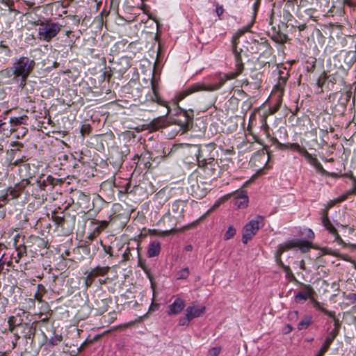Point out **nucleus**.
<instances>
[{
	"label": "nucleus",
	"instance_id": "nucleus-1",
	"mask_svg": "<svg viewBox=\"0 0 356 356\" xmlns=\"http://www.w3.org/2000/svg\"><path fill=\"white\" fill-rule=\"evenodd\" d=\"M35 67L34 60L26 56H21L15 58L10 67L3 70L1 74L3 77L8 79V84H16L23 89Z\"/></svg>",
	"mask_w": 356,
	"mask_h": 356
},
{
	"label": "nucleus",
	"instance_id": "nucleus-2",
	"mask_svg": "<svg viewBox=\"0 0 356 356\" xmlns=\"http://www.w3.org/2000/svg\"><path fill=\"white\" fill-rule=\"evenodd\" d=\"M213 80V83L207 84L203 82H197L180 91L176 96L177 103L194 92L200 91H216L220 89L227 81L232 80V79L229 76L228 73L218 72L215 74Z\"/></svg>",
	"mask_w": 356,
	"mask_h": 356
},
{
	"label": "nucleus",
	"instance_id": "nucleus-3",
	"mask_svg": "<svg viewBox=\"0 0 356 356\" xmlns=\"http://www.w3.org/2000/svg\"><path fill=\"white\" fill-rule=\"evenodd\" d=\"M38 39L41 41L50 42L61 31L63 26L52 20L42 21L38 24Z\"/></svg>",
	"mask_w": 356,
	"mask_h": 356
},
{
	"label": "nucleus",
	"instance_id": "nucleus-4",
	"mask_svg": "<svg viewBox=\"0 0 356 356\" xmlns=\"http://www.w3.org/2000/svg\"><path fill=\"white\" fill-rule=\"evenodd\" d=\"M264 225V218L257 216L247 223L243 229L242 241L247 243L257 233L258 230Z\"/></svg>",
	"mask_w": 356,
	"mask_h": 356
},
{
	"label": "nucleus",
	"instance_id": "nucleus-5",
	"mask_svg": "<svg viewBox=\"0 0 356 356\" xmlns=\"http://www.w3.org/2000/svg\"><path fill=\"white\" fill-rule=\"evenodd\" d=\"M321 222L325 229L328 232L330 235V241L337 243L339 245L343 247H348V244L344 243L343 239L341 238L334 225L330 221L329 216H327V211H321Z\"/></svg>",
	"mask_w": 356,
	"mask_h": 356
},
{
	"label": "nucleus",
	"instance_id": "nucleus-6",
	"mask_svg": "<svg viewBox=\"0 0 356 356\" xmlns=\"http://www.w3.org/2000/svg\"><path fill=\"white\" fill-rule=\"evenodd\" d=\"M109 269H110V268L108 266H106V267L97 266V267L92 268L89 272V273L88 274V275L86 276V277L85 279V284H86V287L88 288L89 286H90L92 284L95 279L97 277L104 276L106 274H107Z\"/></svg>",
	"mask_w": 356,
	"mask_h": 356
},
{
	"label": "nucleus",
	"instance_id": "nucleus-7",
	"mask_svg": "<svg viewBox=\"0 0 356 356\" xmlns=\"http://www.w3.org/2000/svg\"><path fill=\"white\" fill-rule=\"evenodd\" d=\"M303 287V289L295 296V301L298 303H302L307 300L312 298L315 293L314 289L309 284H305L304 283H298Z\"/></svg>",
	"mask_w": 356,
	"mask_h": 356
},
{
	"label": "nucleus",
	"instance_id": "nucleus-8",
	"mask_svg": "<svg viewBox=\"0 0 356 356\" xmlns=\"http://www.w3.org/2000/svg\"><path fill=\"white\" fill-rule=\"evenodd\" d=\"M29 184L30 181L28 179H22L19 183L15 184L13 187H9L8 192L12 197V199L18 198Z\"/></svg>",
	"mask_w": 356,
	"mask_h": 356
},
{
	"label": "nucleus",
	"instance_id": "nucleus-9",
	"mask_svg": "<svg viewBox=\"0 0 356 356\" xmlns=\"http://www.w3.org/2000/svg\"><path fill=\"white\" fill-rule=\"evenodd\" d=\"M185 306V301L180 298H177L174 302L168 306L167 314L169 316L178 315L184 310Z\"/></svg>",
	"mask_w": 356,
	"mask_h": 356
},
{
	"label": "nucleus",
	"instance_id": "nucleus-10",
	"mask_svg": "<svg viewBox=\"0 0 356 356\" xmlns=\"http://www.w3.org/2000/svg\"><path fill=\"white\" fill-rule=\"evenodd\" d=\"M234 53L235 54V71L228 73L232 79L237 78L244 70V64L240 54L236 51V47H234Z\"/></svg>",
	"mask_w": 356,
	"mask_h": 356
},
{
	"label": "nucleus",
	"instance_id": "nucleus-11",
	"mask_svg": "<svg viewBox=\"0 0 356 356\" xmlns=\"http://www.w3.org/2000/svg\"><path fill=\"white\" fill-rule=\"evenodd\" d=\"M205 307L204 306H198L196 305H192L186 309V313L187 314L188 318L194 319L195 318H198L202 316L205 312Z\"/></svg>",
	"mask_w": 356,
	"mask_h": 356
},
{
	"label": "nucleus",
	"instance_id": "nucleus-12",
	"mask_svg": "<svg viewBox=\"0 0 356 356\" xmlns=\"http://www.w3.org/2000/svg\"><path fill=\"white\" fill-rule=\"evenodd\" d=\"M248 197L244 191L236 192L234 195V205L238 208H245L248 206Z\"/></svg>",
	"mask_w": 356,
	"mask_h": 356
},
{
	"label": "nucleus",
	"instance_id": "nucleus-13",
	"mask_svg": "<svg viewBox=\"0 0 356 356\" xmlns=\"http://www.w3.org/2000/svg\"><path fill=\"white\" fill-rule=\"evenodd\" d=\"M287 81L286 76H280L279 77L278 81L277 84L274 86L273 90V93L274 96H278L280 97V96H283L284 92V86Z\"/></svg>",
	"mask_w": 356,
	"mask_h": 356
},
{
	"label": "nucleus",
	"instance_id": "nucleus-14",
	"mask_svg": "<svg viewBox=\"0 0 356 356\" xmlns=\"http://www.w3.org/2000/svg\"><path fill=\"white\" fill-rule=\"evenodd\" d=\"M273 143L275 145H276V147L280 150H285L287 149L296 150V148L299 147L298 143H282L277 138H273Z\"/></svg>",
	"mask_w": 356,
	"mask_h": 356
},
{
	"label": "nucleus",
	"instance_id": "nucleus-15",
	"mask_svg": "<svg viewBox=\"0 0 356 356\" xmlns=\"http://www.w3.org/2000/svg\"><path fill=\"white\" fill-rule=\"evenodd\" d=\"M293 248H295V239L280 244L275 254L282 255L284 252L289 251Z\"/></svg>",
	"mask_w": 356,
	"mask_h": 356
},
{
	"label": "nucleus",
	"instance_id": "nucleus-16",
	"mask_svg": "<svg viewBox=\"0 0 356 356\" xmlns=\"http://www.w3.org/2000/svg\"><path fill=\"white\" fill-rule=\"evenodd\" d=\"M161 251V245L158 241L152 242L147 250V256L149 257H154L158 256Z\"/></svg>",
	"mask_w": 356,
	"mask_h": 356
},
{
	"label": "nucleus",
	"instance_id": "nucleus-17",
	"mask_svg": "<svg viewBox=\"0 0 356 356\" xmlns=\"http://www.w3.org/2000/svg\"><path fill=\"white\" fill-rule=\"evenodd\" d=\"M295 248H298L302 252L305 253L312 248V243L305 240L295 239Z\"/></svg>",
	"mask_w": 356,
	"mask_h": 356
},
{
	"label": "nucleus",
	"instance_id": "nucleus-18",
	"mask_svg": "<svg viewBox=\"0 0 356 356\" xmlns=\"http://www.w3.org/2000/svg\"><path fill=\"white\" fill-rule=\"evenodd\" d=\"M165 126V120L163 117H159L154 118L149 123V129L154 131H156Z\"/></svg>",
	"mask_w": 356,
	"mask_h": 356
},
{
	"label": "nucleus",
	"instance_id": "nucleus-19",
	"mask_svg": "<svg viewBox=\"0 0 356 356\" xmlns=\"http://www.w3.org/2000/svg\"><path fill=\"white\" fill-rule=\"evenodd\" d=\"M313 323V317L310 315L305 316L298 323L297 328L298 330H306Z\"/></svg>",
	"mask_w": 356,
	"mask_h": 356
},
{
	"label": "nucleus",
	"instance_id": "nucleus-20",
	"mask_svg": "<svg viewBox=\"0 0 356 356\" xmlns=\"http://www.w3.org/2000/svg\"><path fill=\"white\" fill-rule=\"evenodd\" d=\"M171 212L177 217L182 216L184 208L182 207V202L180 200L175 201L171 205Z\"/></svg>",
	"mask_w": 356,
	"mask_h": 356
},
{
	"label": "nucleus",
	"instance_id": "nucleus-21",
	"mask_svg": "<svg viewBox=\"0 0 356 356\" xmlns=\"http://www.w3.org/2000/svg\"><path fill=\"white\" fill-rule=\"evenodd\" d=\"M192 190H193L192 191L193 196H194L197 199H201V198L204 197L207 193V188L200 189V187L198 184L196 186H193Z\"/></svg>",
	"mask_w": 356,
	"mask_h": 356
},
{
	"label": "nucleus",
	"instance_id": "nucleus-22",
	"mask_svg": "<svg viewBox=\"0 0 356 356\" xmlns=\"http://www.w3.org/2000/svg\"><path fill=\"white\" fill-rule=\"evenodd\" d=\"M28 120L27 115H24L19 117L10 118V123L12 127L18 126L20 124H26Z\"/></svg>",
	"mask_w": 356,
	"mask_h": 356
},
{
	"label": "nucleus",
	"instance_id": "nucleus-23",
	"mask_svg": "<svg viewBox=\"0 0 356 356\" xmlns=\"http://www.w3.org/2000/svg\"><path fill=\"white\" fill-rule=\"evenodd\" d=\"M47 291L45 287L42 284H38L37 286V292L35 293L34 297L35 298L39 301H42V297L46 293Z\"/></svg>",
	"mask_w": 356,
	"mask_h": 356
},
{
	"label": "nucleus",
	"instance_id": "nucleus-24",
	"mask_svg": "<svg viewBox=\"0 0 356 356\" xmlns=\"http://www.w3.org/2000/svg\"><path fill=\"white\" fill-rule=\"evenodd\" d=\"M284 271L286 273V278L289 280L291 282H293L296 284L300 283V282L296 279L290 267L288 266L287 267H284Z\"/></svg>",
	"mask_w": 356,
	"mask_h": 356
},
{
	"label": "nucleus",
	"instance_id": "nucleus-25",
	"mask_svg": "<svg viewBox=\"0 0 356 356\" xmlns=\"http://www.w3.org/2000/svg\"><path fill=\"white\" fill-rule=\"evenodd\" d=\"M179 108L180 109L181 113H183V115L186 118L187 122H191L193 120L194 114L193 111L192 109L187 111L181 108Z\"/></svg>",
	"mask_w": 356,
	"mask_h": 356
},
{
	"label": "nucleus",
	"instance_id": "nucleus-26",
	"mask_svg": "<svg viewBox=\"0 0 356 356\" xmlns=\"http://www.w3.org/2000/svg\"><path fill=\"white\" fill-rule=\"evenodd\" d=\"M62 341H63L62 335L56 334L49 339L48 343H49V345L54 346L58 345Z\"/></svg>",
	"mask_w": 356,
	"mask_h": 356
},
{
	"label": "nucleus",
	"instance_id": "nucleus-27",
	"mask_svg": "<svg viewBox=\"0 0 356 356\" xmlns=\"http://www.w3.org/2000/svg\"><path fill=\"white\" fill-rule=\"evenodd\" d=\"M189 275V270L188 268L186 267L177 273V278L178 280H184L186 279Z\"/></svg>",
	"mask_w": 356,
	"mask_h": 356
},
{
	"label": "nucleus",
	"instance_id": "nucleus-28",
	"mask_svg": "<svg viewBox=\"0 0 356 356\" xmlns=\"http://www.w3.org/2000/svg\"><path fill=\"white\" fill-rule=\"evenodd\" d=\"M152 99L153 102H156L159 105L168 107V103L161 99L159 92H157L156 94H153V95L152 97Z\"/></svg>",
	"mask_w": 356,
	"mask_h": 356
},
{
	"label": "nucleus",
	"instance_id": "nucleus-29",
	"mask_svg": "<svg viewBox=\"0 0 356 356\" xmlns=\"http://www.w3.org/2000/svg\"><path fill=\"white\" fill-rule=\"evenodd\" d=\"M332 343V342L331 341H328V339H325L318 353L324 355L330 348Z\"/></svg>",
	"mask_w": 356,
	"mask_h": 356
},
{
	"label": "nucleus",
	"instance_id": "nucleus-30",
	"mask_svg": "<svg viewBox=\"0 0 356 356\" xmlns=\"http://www.w3.org/2000/svg\"><path fill=\"white\" fill-rule=\"evenodd\" d=\"M138 266L139 267H140L144 270V272L147 275L148 277H149V275H150L149 270L147 268L145 261L140 257V253H139L138 250Z\"/></svg>",
	"mask_w": 356,
	"mask_h": 356
},
{
	"label": "nucleus",
	"instance_id": "nucleus-31",
	"mask_svg": "<svg viewBox=\"0 0 356 356\" xmlns=\"http://www.w3.org/2000/svg\"><path fill=\"white\" fill-rule=\"evenodd\" d=\"M327 74L324 72L318 79L317 85L319 88H323L325 85H327Z\"/></svg>",
	"mask_w": 356,
	"mask_h": 356
},
{
	"label": "nucleus",
	"instance_id": "nucleus-32",
	"mask_svg": "<svg viewBox=\"0 0 356 356\" xmlns=\"http://www.w3.org/2000/svg\"><path fill=\"white\" fill-rule=\"evenodd\" d=\"M236 234V229L232 227L229 226L228 227V229L225 232L224 235V239L225 240H229L234 237V236Z\"/></svg>",
	"mask_w": 356,
	"mask_h": 356
},
{
	"label": "nucleus",
	"instance_id": "nucleus-33",
	"mask_svg": "<svg viewBox=\"0 0 356 356\" xmlns=\"http://www.w3.org/2000/svg\"><path fill=\"white\" fill-rule=\"evenodd\" d=\"M338 332V328L334 327V329H333L331 332L328 333L325 339H328V341H331L332 342H333L335 338L337 337Z\"/></svg>",
	"mask_w": 356,
	"mask_h": 356
},
{
	"label": "nucleus",
	"instance_id": "nucleus-34",
	"mask_svg": "<svg viewBox=\"0 0 356 356\" xmlns=\"http://www.w3.org/2000/svg\"><path fill=\"white\" fill-rule=\"evenodd\" d=\"M316 306L318 307V309H320L325 314L327 315L328 316H330V317H331L332 318H334V317H335V312H334L329 311V310L326 309L325 308L320 307L318 302H316Z\"/></svg>",
	"mask_w": 356,
	"mask_h": 356
},
{
	"label": "nucleus",
	"instance_id": "nucleus-35",
	"mask_svg": "<svg viewBox=\"0 0 356 356\" xmlns=\"http://www.w3.org/2000/svg\"><path fill=\"white\" fill-rule=\"evenodd\" d=\"M99 226L95 228V231L98 233H100L102 229L107 227L108 225L109 222L107 220H101L98 221Z\"/></svg>",
	"mask_w": 356,
	"mask_h": 356
},
{
	"label": "nucleus",
	"instance_id": "nucleus-36",
	"mask_svg": "<svg viewBox=\"0 0 356 356\" xmlns=\"http://www.w3.org/2000/svg\"><path fill=\"white\" fill-rule=\"evenodd\" d=\"M221 351L220 347H213L209 350L207 356H218Z\"/></svg>",
	"mask_w": 356,
	"mask_h": 356
},
{
	"label": "nucleus",
	"instance_id": "nucleus-37",
	"mask_svg": "<svg viewBox=\"0 0 356 356\" xmlns=\"http://www.w3.org/2000/svg\"><path fill=\"white\" fill-rule=\"evenodd\" d=\"M132 257V254L131 253V248L127 247L122 254V258L124 261H129Z\"/></svg>",
	"mask_w": 356,
	"mask_h": 356
},
{
	"label": "nucleus",
	"instance_id": "nucleus-38",
	"mask_svg": "<svg viewBox=\"0 0 356 356\" xmlns=\"http://www.w3.org/2000/svg\"><path fill=\"white\" fill-rule=\"evenodd\" d=\"M1 3L8 7L10 11L15 10L13 0H1Z\"/></svg>",
	"mask_w": 356,
	"mask_h": 356
},
{
	"label": "nucleus",
	"instance_id": "nucleus-39",
	"mask_svg": "<svg viewBox=\"0 0 356 356\" xmlns=\"http://www.w3.org/2000/svg\"><path fill=\"white\" fill-rule=\"evenodd\" d=\"M191 321H192V320L188 318L187 314L186 313L185 316L181 317L179 319V325H181V326L188 325Z\"/></svg>",
	"mask_w": 356,
	"mask_h": 356
},
{
	"label": "nucleus",
	"instance_id": "nucleus-40",
	"mask_svg": "<svg viewBox=\"0 0 356 356\" xmlns=\"http://www.w3.org/2000/svg\"><path fill=\"white\" fill-rule=\"evenodd\" d=\"M53 220L56 225H57L58 226H61V227L63 225L64 222H65L64 217L59 216H54L53 218Z\"/></svg>",
	"mask_w": 356,
	"mask_h": 356
},
{
	"label": "nucleus",
	"instance_id": "nucleus-41",
	"mask_svg": "<svg viewBox=\"0 0 356 356\" xmlns=\"http://www.w3.org/2000/svg\"><path fill=\"white\" fill-rule=\"evenodd\" d=\"M277 99H276V104L274 106V108H273V112L272 113H275L277 112L280 108V106L282 104V97L283 96H280V97H279L278 96H275Z\"/></svg>",
	"mask_w": 356,
	"mask_h": 356
},
{
	"label": "nucleus",
	"instance_id": "nucleus-42",
	"mask_svg": "<svg viewBox=\"0 0 356 356\" xmlns=\"http://www.w3.org/2000/svg\"><path fill=\"white\" fill-rule=\"evenodd\" d=\"M281 256H282V255H280V254H275V261H276L277 264L280 268H282L284 270V267H287L288 266H286V265H284V264L283 261H282Z\"/></svg>",
	"mask_w": 356,
	"mask_h": 356
},
{
	"label": "nucleus",
	"instance_id": "nucleus-43",
	"mask_svg": "<svg viewBox=\"0 0 356 356\" xmlns=\"http://www.w3.org/2000/svg\"><path fill=\"white\" fill-rule=\"evenodd\" d=\"M327 87L330 88L333 87L334 85L336 83L337 80L333 76H327Z\"/></svg>",
	"mask_w": 356,
	"mask_h": 356
},
{
	"label": "nucleus",
	"instance_id": "nucleus-44",
	"mask_svg": "<svg viewBox=\"0 0 356 356\" xmlns=\"http://www.w3.org/2000/svg\"><path fill=\"white\" fill-rule=\"evenodd\" d=\"M350 179L352 180L353 188L352 190L348 191V194H355L356 195V178L353 175H350Z\"/></svg>",
	"mask_w": 356,
	"mask_h": 356
},
{
	"label": "nucleus",
	"instance_id": "nucleus-45",
	"mask_svg": "<svg viewBox=\"0 0 356 356\" xmlns=\"http://www.w3.org/2000/svg\"><path fill=\"white\" fill-rule=\"evenodd\" d=\"M296 151L299 152L301 155H302L305 158L309 156V152L305 147H301L299 145V147L296 148Z\"/></svg>",
	"mask_w": 356,
	"mask_h": 356
},
{
	"label": "nucleus",
	"instance_id": "nucleus-46",
	"mask_svg": "<svg viewBox=\"0 0 356 356\" xmlns=\"http://www.w3.org/2000/svg\"><path fill=\"white\" fill-rule=\"evenodd\" d=\"M303 234L308 238V239H313L314 238V233L311 229H305Z\"/></svg>",
	"mask_w": 356,
	"mask_h": 356
},
{
	"label": "nucleus",
	"instance_id": "nucleus-47",
	"mask_svg": "<svg viewBox=\"0 0 356 356\" xmlns=\"http://www.w3.org/2000/svg\"><path fill=\"white\" fill-rule=\"evenodd\" d=\"M90 132V126L89 124H83L81 128L82 135L89 134Z\"/></svg>",
	"mask_w": 356,
	"mask_h": 356
},
{
	"label": "nucleus",
	"instance_id": "nucleus-48",
	"mask_svg": "<svg viewBox=\"0 0 356 356\" xmlns=\"http://www.w3.org/2000/svg\"><path fill=\"white\" fill-rule=\"evenodd\" d=\"M8 130V127L6 122H3L2 120H0V134H3Z\"/></svg>",
	"mask_w": 356,
	"mask_h": 356
},
{
	"label": "nucleus",
	"instance_id": "nucleus-49",
	"mask_svg": "<svg viewBox=\"0 0 356 356\" xmlns=\"http://www.w3.org/2000/svg\"><path fill=\"white\" fill-rule=\"evenodd\" d=\"M0 49L2 50V51L5 54L6 56H9L10 55V49L8 48V46L1 44H0Z\"/></svg>",
	"mask_w": 356,
	"mask_h": 356
},
{
	"label": "nucleus",
	"instance_id": "nucleus-50",
	"mask_svg": "<svg viewBox=\"0 0 356 356\" xmlns=\"http://www.w3.org/2000/svg\"><path fill=\"white\" fill-rule=\"evenodd\" d=\"M10 195L8 191H6V193L5 195H3L0 196V203L1 204H3V207L5 204L8 202V196Z\"/></svg>",
	"mask_w": 356,
	"mask_h": 356
},
{
	"label": "nucleus",
	"instance_id": "nucleus-51",
	"mask_svg": "<svg viewBox=\"0 0 356 356\" xmlns=\"http://www.w3.org/2000/svg\"><path fill=\"white\" fill-rule=\"evenodd\" d=\"M216 13L217 15L220 17L224 13V8L222 6L217 4L216 8Z\"/></svg>",
	"mask_w": 356,
	"mask_h": 356
},
{
	"label": "nucleus",
	"instance_id": "nucleus-52",
	"mask_svg": "<svg viewBox=\"0 0 356 356\" xmlns=\"http://www.w3.org/2000/svg\"><path fill=\"white\" fill-rule=\"evenodd\" d=\"M151 85H152V89L153 94H156V93L159 92L158 84L155 83V81H154L153 79H152Z\"/></svg>",
	"mask_w": 356,
	"mask_h": 356
},
{
	"label": "nucleus",
	"instance_id": "nucleus-53",
	"mask_svg": "<svg viewBox=\"0 0 356 356\" xmlns=\"http://www.w3.org/2000/svg\"><path fill=\"white\" fill-rule=\"evenodd\" d=\"M318 171L322 172V173H325L326 171L325 170V169L323 168V165H321V163L318 161V163H316V165L314 166Z\"/></svg>",
	"mask_w": 356,
	"mask_h": 356
},
{
	"label": "nucleus",
	"instance_id": "nucleus-54",
	"mask_svg": "<svg viewBox=\"0 0 356 356\" xmlns=\"http://www.w3.org/2000/svg\"><path fill=\"white\" fill-rule=\"evenodd\" d=\"M224 201V200L222 198V199H220L218 200V201H216L214 204L213 205V207L211 208V209L209 210V211H213L215 209H216L220 204L221 203Z\"/></svg>",
	"mask_w": 356,
	"mask_h": 356
},
{
	"label": "nucleus",
	"instance_id": "nucleus-55",
	"mask_svg": "<svg viewBox=\"0 0 356 356\" xmlns=\"http://www.w3.org/2000/svg\"><path fill=\"white\" fill-rule=\"evenodd\" d=\"M294 264H297L300 269L305 270V262L304 260H301L300 261H296Z\"/></svg>",
	"mask_w": 356,
	"mask_h": 356
},
{
	"label": "nucleus",
	"instance_id": "nucleus-56",
	"mask_svg": "<svg viewBox=\"0 0 356 356\" xmlns=\"http://www.w3.org/2000/svg\"><path fill=\"white\" fill-rule=\"evenodd\" d=\"M74 0H63L62 3H61V6L64 8H67L70 4Z\"/></svg>",
	"mask_w": 356,
	"mask_h": 356
},
{
	"label": "nucleus",
	"instance_id": "nucleus-57",
	"mask_svg": "<svg viewBox=\"0 0 356 356\" xmlns=\"http://www.w3.org/2000/svg\"><path fill=\"white\" fill-rule=\"evenodd\" d=\"M350 195V194H348V192H347V193H346L345 194H343V195H342L341 196H340V197L337 199V202H342V201L346 200Z\"/></svg>",
	"mask_w": 356,
	"mask_h": 356
},
{
	"label": "nucleus",
	"instance_id": "nucleus-58",
	"mask_svg": "<svg viewBox=\"0 0 356 356\" xmlns=\"http://www.w3.org/2000/svg\"><path fill=\"white\" fill-rule=\"evenodd\" d=\"M348 299L352 302H356V293H351L348 296Z\"/></svg>",
	"mask_w": 356,
	"mask_h": 356
},
{
	"label": "nucleus",
	"instance_id": "nucleus-59",
	"mask_svg": "<svg viewBox=\"0 0 356 356\" xmlns=\"http://www.w3.org/2000/svg\"><path fill=\"white\" fill-rule=\"evenodd\" d=\"M348 247L352 251L356 250V244H348ZM355 268L356 270V263L355 264Z\"/></svg>",
	"mask_w": 356,
	"mask_h": 356
},
{
	"label": "nucleus",
	"instance_id": "nucleus-60",
	"mask_svg": "<svg viewBox=\"0 0 356 356\" xmlns=\"http://www.w3.org/2000/svg\"><path fill=\"white\" fill-rule=\"evenodd\" d=\"M318 162V160L317 159V158L316 157H314L313 159H312L310 161V162H309L312 165L314 166L316 165V163Z\"/></svg>",
	"mask_w": 356,
	"mask_h": 356
},
{
	"label": "nucleus",
	"instance_id": "nucleus-61",
	"mask_svg": "<svg viewBox=\"0 0 356 356\" xmlns=\"http://www.w3.org/2000/svg\"><path fill=\"white\" fill-rule=\"evenodd\" d=\"M106 253L109 254L111 256L113 255V250L111 246H108L107 249L104 248Z\"/></svg>",
	"mask_w": 356,
	"mask_h": 356
},
{
	"label": "nucleus",
	"instance_id": "nucleus-62",
	"mask_svg": "<svg viewBox=\"0 0 356 356\" xmlns=\"http://www.w3.org/2000/svg\"><path fill=\"white\" fill-rule=\"evenodd\" d=\"M334 202H331L330 204H328L325 209H323L321 211H325V210L327 211V213L328 214V211L329 209L334 205Z\"/></svg>",
	"mask_w": 356,
	"mask_h": 356
},
{
	"label": "nucleus",
	"instance_id": "nucleus-63",
	"mask_svg": "<svg viewBox=\"0 0 356 356\" xmlns=\"http://www.w3.org/2000/svg\"><path fill=\"white\" fill-rule=\"evenodd\" d=\"M24 160L23 159H17L13 162V165H18L19 163L24 162Z\"/></svg>",
	"mask_w": 356,
	"mask_h": 356
},
{
	"label": "nucleus",
	"instance_id": "nucleus-64",
	"mask_svg": "<svg viewBox=\"0 0 356 356\" xmlns=\"http://www.w3.org/2000/svg\"><path fill=\"white\" fill-rule=\"evenodd\" d=\"M314 156L309 153V156H307L305 157L306 160L308 161V162H310V161L312 159H313Z\"/></svg>",
	"mask_w": 356,
	"mask_h": 356
}]
</instances>
